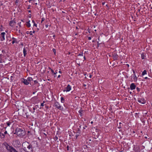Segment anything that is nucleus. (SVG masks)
I'll list each match as a JSON object with an SVG mask.
<instances>
[{"label": "nucleus", "instance_id": "obj_1", "mask_svg": "<svg viewBox=\"0 0 152 152\" xmlns=\"http://www.w3.org/2000/svg\"><path fill=\"white\" fill-rule=\"evenodd\" d=\"M22 147L25 152H32L33 148L32 145L28 142L26 141L22 144Z\"/></svg>", "mask_w": 152, "mask_h": 152}, {"label": "nucleus", "instance_id": "obj_2", "mask_svg": "<svg viewBox=\"0 0 152 152\" xmlns=\"http://www.w3.org/2000/svg\"><path fill=\"white\" fill-rule=\"evenodd\" d=\"M14 134H16L18 136L20 137H23L26 134L25 131L23 129L17 128L15 130V132Z\"/></svg>", "mask_w": 152, "mask_h": 152}, {"label": "nucleus", "instance_id": "obj_3", "mask_svg": "<svg viewBox=\"0 0 152 152\" xmlns=\"http://www.w3.org/2000/svg\"><path fill=\"white\" fill-rule=\"evenodd\" d=\"M6 148L7 150L9 151L10 152H18V151L13 147L10 146L8 144L6 146Z\"/></svg>", "mask_w": 152, "mask_h": 152}, {"label": "nucleus", "instance_id": "obj_4", "mask_svg": "<svg viewBox=\"0 0 152 152\" xmlns=\"http://www.w3.org/2000/svg\"><path fill=\"white\" fill-rule=\"evenodd\" d=\"M53 106L58 110H63V107L61 106L60 104L58 102H56L54 103Z\"/></svg>", "mask_w": 152, "mask_h": 152}, {"label": "nucleus", "instance_id": "obj_5", "mask_svg": "<svg viewBox=\"0 0 152 152\" xmlns=\"http://www.w3.org/2000/svg\"><path fill=\"white\" fill-rule=\"evenodd\" d=\"M4 128L0 129V137L1 138H4L5 137V135L2 133V132H3Z\"/></svg>", "mask_w": 152, "mask_h": 152}, {"label": "nucleus", "instance_id": "obj_6", "mask_svg": "<svg viewBox=\"0 0 152 152\" xmlns=\"http://www.w3.org/2000/svg\"><path fill=\"white\" fill-rule=\"evenodd\" d=\"M4 57H5L3 55H2L1 54L0 55V63L5 62L4 60L3 59Z\"/></svg>", "mask_w": 152, "mask_h": 152}, {"label": "nucleus", "instance_id": "obj_7", "mask_svg": "<svg viewBox=\"0 0 152 152\" xmlns=\"http://www.w3.org/2000/svg\"><path fill=\"white\" fill-rule=\"evenodd\" d=\"M137 101L140 103L142 104H145V101L144 100L143 98H142L140 99H138Z\"/></svg>", "mask_w": 152, "mask_h": 152}, {"label": "nucleus", "instance_id": "obj_8", "mask_svg": "<svg viewBox=\"0 0 152 152\" xmlns=\"http://www.w3.org/2000/svg\"><path fill=\"white\" fill-rule=\"evenodd\" d=\"M66 90H63L64 91H66V92L69 91L71 89V87L69 85H68L66 88Z\"/></svg>", "mask_w": 152, "mask_h": 152}, {"label": "nucleus", "instance_id": "obj_9", "mask_svg": "<svg viewBox=\"0 0 152 152\" xmlns=\"http://www.w3.org/2000/svg\"><path fill=\"white\" fill-rule=\"evenodd\" d=\"M15 147H19L20 145V142L18 140H16L15 141Z\"/></svg>", "mask_w": 152, "mask_h": 152}, {"label": "nucleus", "instance_id": "obj_10", "mask_svg": "<svg viewBox=\"0 0 152 152\" xmlns=\"http://www.w3.org/2000/svg\"><path fill=\"white\" fill-rule=\"evenodd\" d=\"M15 22L14 20H13L10 21L9 25L10 26L13 27L15 25Z\"/></svg>", "mask_w": 152, "mask_h": 152}, {"label": "nucleus", "instance_id": "obj_11", "mask_svg": "<svg viewBox=\"0 0 152 152\" xmlns=\"http://www.w3.org/2000/svg\"><path fill=\"white\" fill-rule=\"evenodd\" d=\"M113 58L114 60H117L118 58V55L115 53H114L113 54Z\"/></svg>", "mask_w": 152, "mask_h": 152}, {"label": "nucleus", "instance_id": "obj_12", "mask_svg": "<svg viewBox=\"0 0 152 152\" xmlns=\"http://www.w3.org/2000/svg\"><path fill=\"white\" fill-rule=\"evenodd\" d=\"M5 34L6 33L4 32H3L1 33V34L2 37V38L1 39V41H3L5 40Z\"/></svg>", "mask_w": 152, "mask_h": 152}, {"label": "nucleus", "instance_id": "obj_13", "mask_svg": "<svg viewBox=\"0 0 152 152\" xmlns=\"http://www.w3.org/2000/svg\"><path fill=\"white\" fill-rule=\"evenodd\" d=\"M136 88V85L134 83H132L130 86L131 89L133 90L134 89Z\"/></svg>", "mask_w": 152, "mask_h": 152}, {"label": "nucleus", "instance_id": "obj_14", "mask_svg": "<svg viewBox=\"0 0 152 152\" xmlns=\"http://www.w3.org/2000/svg\"><path fill=\"white\" fill-rule=\"evenodd\" d=\"M22 82L25 85H27L29 84V82L28 81V80L24 78L23 79Z\"/></svg>", "mask_w": 152, "mask_h": 152}, {"label": "nucleus", "instance_id": "obj_15", "mask_svg": "<svg viewBox=\"0 0 152 152\" xmlns=\"http://www.w3.org/2000/svg\"><path fill=\"white\" fill-rule=\"evenodd\" d=\"M27 50L25 48H24L23 49V55L24 57L26 56L27 54Z\"/></svg>", "mask_w": 152, "mask_h": 152}, {"label": "nucleus", "instance_id": "obj_16", "mask_svg": "<svg viewBox=\"0 0 152 152\" xmlns=\"http://www.w3.org/2000/svg\"><path fill=\"white\" fill-rule=\"evenodd\" d=\"M146 54L144 53H142L141 54V58L142 59H144L145 58Z\"/></svg>", "mask_w": 152, "mask_h": 152}, {"label": "nucleus", "instance_id": "obj_17", "mask_svg": "<svg viewBox=\"0 0 152 152\" xmlns=\"http://www.w3.org/2000/svg\"><path fill=\"white\" fill-rule=\"evenodd\" d=\"M12 39L13 40L12 42V44H14L15 42H17V39L14 37H12Z\"/></svg>", "mask_w": 152, "mask_h": 152}, {"label": "nucleus", "instance_id": "obj_18", "mask_svg": "<svg viewBox=\"0 0 152 152\" xmlns=\"http://www.w3.org/2000/svg\"><path fill=\"white\" fill-rule=\"evenodd\" d=\"M26 26L28 27H30L31 24L30 23V21H28L27 22H26Z\"/></svg>", "mask_w": 152, "mask_h": 152}, {"label": "nucleus", "instance_id": "obj_19", "mask_svg": "<svg viewBox=\"0 0 152 152\" xmlns=\"http://www.w3.org/2000/svg\"><path fill=\"white\" fill-rule=\"evenodd\" d=\"M146 74H147V71L145 70L142 72V75L143 76Z\"/></svg>", "mask_w": 152, "mask_h": 152}, {"label": "nucleus", "instance_id": "obj_20", "mask_svg": "<svg viewBox=\"0 0 152 152\" xmlns=\"http://www.w3.org/2000/svg\"><path fill=\"white\" fill-rule=\"evenodd\" d=\"M11 124H12V123L9 121H7L6 123V124H7V126H10V125Z\"/></svg>", "mask_w": 152, "mask_h": 152}, {"label": "nucleus", "instance_id": "obj_21", "mask_svg": "<svg viewBox=\"0 0 152 152\" xmlns=\"http://www.w3.org/2000/svg\"><path fill=\"white\" fill-rule=\"evenodd\" d=\"M27 80L29 81H31L33 80V79L31 77H28L27 78Z\"/></svg>", "mask_w": 152, "mask_h": 152}, {"label": "nucleus", "instance_id": "obj_22", "mask_svg": "<svg viewBox=\"0 0 152 152\" xmlns=\"http://www.w3.org/2000/svg\"><path fill=\"white\" fill-rule=\"evenodd\" d=\"M23 148H20L19 149V152H23V151H24Z\"/></svg>", "mask_w": 152, "mask_h": 152}, {"label": "nucleus", "instance_id": "obj_23", "mask_svg": "<svg viewBox=\"0 0 152 152\" xmlns=\"http://www.w3.org/2000/svg\"><path fill=\"white\" fill-rule=\"evenodd\" d=\"M64 98L62 97H61V102H62V103H64Z\"/></svg>", "mask_w": 152, "mask_h": 152}, {"label": "nucleus", "instance_id": "obj_24", "mask_svg": "<svg viewBox=\"0 0 152 152\" xmlns=\"http://www.w3.org/2000/svg\"><path fill=\"white\" fill-rule=\"evenodd\" d=\"M134 81H136L137 80V77L135 75V74H134Z\"/></svg>", "mask_w": 152, "mask_h": 152}, {"label": "nucleus", "instance_id": "obj_25", "mask_svg": "<svg viewBox=\"0 0 152 152\" xmlns=\"http://www.w3.org/2000/svg\"><path fill=\"white\" fill-rule=\"evenodd\" d=\"M80 132H79V131L77 132L76 133V135H75V137L77 139V137H78L79 135V134H80Z\"/></svg>", "mask_w": 152, "mask_h": 152}, {"label": "nucleus", "instance_id": "obj_26", "mask_svg": "<svg viewBox=\"0 0 152 152\" xmlns=\"http://www.w3.org/2000/svg\"><path fill=\"white\" fill-rule=\"evenodd\" d=\"M49 69L51 70V71L52 73V74L54 72V71L53 69H52L50 68L49 67Z\"/></svg>", "mask_w": 152, "mask_h": 152}, {"label": "nucleus", "instance_id": "obj_27", "mask_svg": "<svg viewBox=\"0 0 152 152\" xmlns=\"http://www.w3.org/2000/svg\"><path fill=\"white\" fill-rule=\"evenodd\" d=\"M53 52L55 54L56 53V49L55 48H53Z\"/></svg>", "mask_w": 152, "mask_h": 152}, {"label": "nucleus", "instance_id": "obj_28", "mask_svg": "<svg viewBox=\"0 0 152 152\" xmlns=\"http://www.w3.org/2000/svg\"><path fill=\"white\" fill-rule=\"evenodd\" d=\"M58 139V137L56 136H55L54 138V140H57Z\"/></svg>", "mask_w": 152, "mask_h": 152}, {"label": "nucleus", "instance_id": "obj_29", "mask_svg": "<svg viewBox=\"0 0 152 152\" xmlns=\"http://www.w3.org/2000/svg\"><path fill=\"white\" fill-rule=\"evenodd\" d=\"M44 20H45V18H42L41 23H42V22L43 21H44Z\"/></svg>", "mask_w": 152, "mask_h": 152}, {"label": "nucleus", "instance_id": "obj_30", "mask_svg": "<svg viewBox=\"0 0 152 152\" xmlns=\"http://www.w3.org/2000/svg\"><path fill=\"white\" fill-rule=\"evenodd\" d=\"M78 56H83V53L82 52L81 53H79L78 55Z\"/></svg>", "mask_w": 152, "mask_h": 152}, {"label": "nucleus", "instance_id": "obj_31", "mask_svg": "<svg viewBox=\"0 0 152 152\" xmlns=\"http://www.w3.org/2000/svg\"><path fill=\"white\" fill-rule=\"evenodd\" d=\"M44 103H45V101H43V103H41V106H43L44 105Z\"/></svg>", "mask_w": 152, "mask_h": 152}, {"label": "nucleus", "instance_id": "obj_32", "mask_svg": "<svg viewBox=\"0 0 152 152\" xmlns=\"http://www.w3.org/2000/svg\"><path fill=\"white\" fill-rule=\"evenodd\" d=\"M81 112H83V111H81V110H79V113H80V115H81H81H82L81 114H82V113H81Z\"/></svg>", "mask_w": 152, "mask_h": 152}, {"label": "nucleus", "instance_id": "obj_33", "mask_svg": "<svg viewBox=\"0 0 152 152\" xmlns=\"http://www.w3.org/2000/svg\"><path fill=\"white\" fill-rule=\"evenodd\" d=\"M7 134V131H5L4 132V134H4L5 135V134Z\"/></svg>", "mask_w": 152, "mask_h": 152}, {"label": "nucleus", "instance_id": "obj_34", "mask_svg": "<svg viewBox=\"0 0 152 152\" xmlns=\"http://www.w3.org/2000/svg\"><path fill=\"white\" fill-rule=\"evenodd\" d=\"M30 8H31V6L30 5H28V7L27 9H30Z\"/></svg>", "mask_w": 152, "mask_h": 152}, {"label": "nucleus", "instance_id": "obj_35", "mask_svg": "<svg viewBox=\"0 0 152 152\" xmlns=\"http://www.w3.org/2000/svg\"><path fill=\"white\" fill-rule=\"evenodd\" d=\"M34 26H35L36 27H37V24L35 23V22H34Z\"/></svg>", "mask_w": 152, "mask_h": 152}, {"label": "nucleus", "instance_id": "obj_36", "mask_svg": "<svg viewBox=\"0 0 152 152\" xmlns=\"http://www.w3.org/2000/svg\"><path fill=\"white\" fill-rule=\"evenodd\" d=\"M136 89L137 90V91H139L140 90L139 88H138V87H137Z\"/></svg>", "mask_w": 152, "mask_h": 152}, {"label": "nucleus", "instance_id": "obj_37", "mask_svg": "<svg viewBox=\"0 0 152 152\" xmlns=\"http://www.w3.org/2000/svg\"><path fill=\"white\" fill-rule=\"evenodd\" d=\"M88 39L89 40H90L91 39V37H88Z\"/></svg>", "mask_w": 152, "mask_h": 152}, {"label": "nucleus", "instance_id": "obj_38", "mask_svg": "<svg viewBox=\"0 0 152 152\" xmlns=\"http://www.w3.org/2000/svg\"><path fill=\"white\" fill-rule=\"evenodd\" d=\"M2 53H3V54H4V53H5V52L4 50H2Z\"/></svg>", "mask_w": 152, "mask_h": 152}, {"label": "nucleus", "instance_id": "obj_39", "mask_svg": "<svg viewBox=\"0 0 152 152\" xmlns=\"http://www.w3.org/2000/svg\"><path fill=\"white\" fill-rule=\"evenodd\" d=\"M29 34H30V35H32V33L31 31L30 32Z\"/></svg>", "mask_w": 152, "mask_h": 152}, {"label": "nucleus", "instance_id": "obj_40", "mask_svg": "<svg viewBox=\"0 0 152 152\" xmlns=\"http://www.w3.org/2000/svg\"><path fill=\"white\" fill-rule=\"evenodd\" d=\"M20 23H21V22H20L19 23H18V24L19 25V26L20 27Z\"/></svg>", "mask_w": 152, "mask_h": 152}, {"label": "nucleus", "instance_id": "obj_41", "mask_svg": "<svg viewBox=\"0 0 152 152\" xmlns=\"http://www.w3.org/2000/svg\"><path fill=\"white\" fill-rule=\"evenodd\" d=\"M105 3V2H102V4L103 5H104V4Z\"/></svg>", "mask_w": 152, "mask_h": 152}, {"label": "nucleus", "instance_id": "obj_42", "mask_svg": "<svg viewBox=\"0 0 152 152\" xmlns=\"http://www.w3.org/2000/svg\"><path fill=\"white\" fill-rule=\"evenodd\" d=\"M86 127H87V126H85L83 127V129H86Z\"/></svg>", "mask_w": 152, "mask_h": 152}, {"label": "nucleus", "instance_id": "obj_43", "mask_svg": "<svg viewBox=\"0 0 152 152\" xmlns=\"http://www.w3.org/2000/svg\"><path fill=\"white\" fill-rule=\"evenodd\" d=\"M92 77V75H90L89 76V77L90 78H91Z\"/></svg>", "mask_w": 152, "mask_h": 152}, {"label": "nucleus", "instance_id": "obj_44", "mask_svg": "<svg viewBox=\"0 0 152 152\" xmlns=\"http://www.w3.org/2000/svg\"><path fill=\"white\" fill-rule=\"evenodd\" d=\"M69 146L68 145V146H67V150H69Z\"/></svg>", "mask_w": 152, "mask_h": 152}, {"label": "nucleus", "instance_id": "obj_45", "mask_svg": "<svg viewBox=\"0 0 152 152\" xmlns=\"http://www.w3.org/2000/svg\"><path fill=\"white\" fill-rule=\"evenodd\" d=\"M16 1H15V3H18V0H15Z\"/></svg>", "mask_w": 152, "mask_h": 152}, {"label": "nucleus", "instance_id": "obj_46", "mask_svg": "<svg viewBox=\"0 0 152 152\" xmlns=\"http://www.w3.org/2000/svg\"><path fill=\"white\" fill-rule=\"evenodd\" d=\"M58 72L60 73H62V72L60 70Z\"/></svg>", "mask_w": 152, "mask_h": 152}, {"label": "nucleus", "instance_id": "obj_47", "mask_svg": "<svg viewBox=\"0 0 152 152\" xmlns=\"http://www.w3.org/2000/svg\"><path fill=\"white\" fill-rule=\"evenodd\" d=\"M60 76H61V75H59L58 76V78H59L60 77Z\"/></svg>", "mask_w": 152, "mask_h": 152}, {"label": "nucleus", "instance_id": "obj_48", "mask_svg": "<svg viewBox=\"0 0 152 152\" xmlns=\"http://www.w3.org/2000/svg\"><path fill=\"white\" fill-rule=\"evenodd\" d=\"M133 73H134V74H135V71H134V70H133Z\"/></svg>", "mask_w": 152, "mask_h": 152}, {"label": "nucleus", "instance_id": "obj_49", "mask_svg": "<svg viewBox=\"0 0 152 152\" xmlns=\"http://www.w3.org/2000/svg\"><path fill=\"white\" fill-rule=\"evenodd\" d=\"M56 74V73L54 72L53 73V75H55Z\"/></svg>", "mask_w": 152, "mask_h": 152}, {"label": "nucleus", "instance_id": "obj_50", "mask_svg": "<svg viewBox=\"0 0 152 152\" xmlns=\"http://www.w3.org/2000/svg\"><path fill=\"white\" fill-rule=\"evenodd\" d=\"M35 31H32V33H35Z\"/></svg>", "mask_w": 152, "mask_h": 152}, {"label": "nucleus", "instance_id": "obj_51", "mask_svg": "<svg viewBox=\"0 0 152 152\" xmlns=\"http://www.w3.org/2000/svg\"><path fill=\"white\" fill-rule=\"evenodd\" d=\"M48 25H45V27L47 28L48 27Z\"/></svg>", "mask_w": 152, "mask_h": 152}, {"label": "nucleus", "instance_id": "obj_52", "mask_svg": "<svg viewBox=\"0 0 152 152\" xmlns=\"http://www.w3.org/2000/svg\"><path fill=\"white\" fill-rule=\"evenodd\" d=\"M33 0H28V2H31V1H32Z\"/></svg>", "mask_w": 152, "mask_h": 152}, {"label": "nucleus", "instance_id": "obj_53", "mask_svg": "<svg viewBox=\"0 0 152 152\" xmlns=\"http://www.w3.org/2000/svg\"><path fill=\"white\" fill-rule=\"evenodd\" d=\"M84 60H85L86 59V57H85V56H84Z\"/></svg>", "mask_w": 152, "mask_h": 152}, {"label": "nucleus", "instance_id": "obj_54", "mask_svg": "<svg viewBox=\"0 0 152 152\" xmlns=\"http://www.w3.org/2000/svg\"><path fill=\"white\" fill-rule=\"evenodd\" d=\"M78 34L77 33H76L75 34V35H77Z\"/></svg>", "mask_w": 152, "mask_h": 152}, {"label": "nucleus", "instance_id": "obj_55", "mask_svg": "<svg viewBox=\"0 0 152 152\" xmlns=\"http://www.w3.org/2000/svg\"><path fill=\"white\" fill-rule=\"evenodd\" d=\"M145 79H148V77H145Z\"/></svg>", "mask_w": 152, "mask_h": 152}, {"label": "nucleus", "instance_id": "obj_56", "mask_svg": "<svg viewBox=\"0 0 152 152\" xmlns=\"http://www.w3.org/2000/svg\"><path fill=\"white\" fill-rule=\"evenodd\" d=\"M28 12H31V10H29L28 11Z\"/></svg>", "mask_w": 152, "mask_h": 152}, {"label": "nucleus", "instance_id": "obj_57", "mask_svg": "<svg viewBox=\"0 0 152 152\" xmlns=\"http://www.w3.org/2000/svg\"><path fill=\"white\" fill-rule=\"evenodd\" d=\"M57 70H56V72H55V73H56H56H57Z\"/></svg>", "mask_w": 152, "mask_h": 152}, {"label": "nucleus", "instance_id": "obj_58", "mask_svg": "<svg viewBox=\"0 0 152 152\" xmlns=\"http://www.w3.org/2000/svg\"><path fill=\"white\" fill-rule=\"evenodd\" d=\"M106 6L107 7H108V4H106Z\"/></svg>", "mask_w": 152, "mask_h": 152}, {"label": "nucleus", "instance_id": "obj_59", "mask_svg": "<svg viewBox=\"0 0 152 152\" xmlns=\"http://www.w3.org/2000/svg\"><path fill=\"white\" fill-rule=\"evenodd\" d=\"M83 86H86V84H84V85H83Z\"/></svg>", "mask_w": 152, "mask_h": 152}, {"label": "nucleus", "instance_id": "obj_60", "mask_svg": "<svg viewBox=\"0 0 152 152\" xmlns=\"http://www.w3.org/2000/svg\"><path fill=\"white\" fill-rule=\"evenodd\" d=\"M91 124H92L93 123V121H91Z\"/></svg>", "mask_w": 152, "mask_h": 152}, {"label": "nucleus", "instance_id": "obj_61", "mask_svg": "<svg viewBox=\"0 0 152 152\" xmlns=\"http://www.w3.org/2000/svg\"><path fill=\"white\" fill-rule=\"evenodd\" d=\"M35 92H33V94H35Z\"/></svg>", "mask_w": 152, "mask_h": 152}, {"label": "nucleus", "instance_id": "obj_62", "mask_svg": "<svg viewBox=\"0 0 152 152\" xmlns=\"http://www.w3.org/2000/svg\"><path fill=\"white\" fill-rule=\"evenodd\" d=\"M32 22H33L34 23V22H34V20H32Z\"/></svg>", "mask_w": 152, "mask_h": 152}, {"label": "nucleus", "instance_id": "obj_63", "mask_svg": "<svg viewBox=\"0 0 152 152\" xmlns=\"http://www.w3.org/2000/svg\"><path fill=\"white\" fill-rule=\"evenodd\" d=\"M121 126H119L118 127V128H119V129L121 128Z\"/></svg>", "mask_w": 152, "mask_h": 152}, {"label": "nucleus", "instance_id": "obj_64", "mask_svg": "<svg viewBox=\"0 0 152 152\" xmlns=\"http://www.w3.org/2000/svg\"><path fill=\"white\" fill-rule=\"evenodd\" d=\"M76 29H78V28L77 27H77H76Z\"/></svg>", "mask_w": 152, "mask_h": 152}]
</instances>
